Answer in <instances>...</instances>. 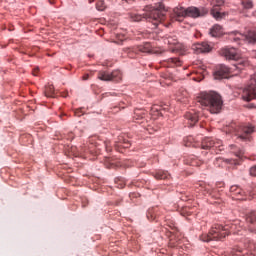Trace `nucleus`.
Here are the masks:
<instances>
[{"label":"nucleus","instance_id":"f03ea898","mask_svg":"<svg viewBox=\"0 0 256 256\" xmlns=\"http://www.w3.org/2000/svg\"><path fill=\"white\" fill-rule=\"evenodd\" d=\"M220 55L225 57L229 61H236V63L231 66H221L218 71L214 73V79H225L229 73H234V75H238L240 71H242L243 67H247L249 63L247 60L241 58V54L239 50L235 48H222L220 51Z\"/></svg>","mask_w":256,"mask_h":256},{"label":"nucleus","instance_id":"ddd939ff","mask_svg":"<svg viewBox=\"0 0 256 256\" xmlns=\"http://www.w3.org/2000/svg\"><path fill=\"white\" fill-rule=\"evenodd\" d=\"M187 121L190 124V127H193V125H195V123H197L199 121V115L195 114V113H191L188 112L185 115Z\"/></svg>","mask_w":256,"mask_h":256},{"label":"nucleus","instance_id":"393cba45","mask_svg":"<svg viewBox=\"0 0 256 256\" xmlns=\"http://www.w3.org/2000/svg\"><path fill=\"white\" fill-rule=\"evenodd\" d=\"M156 179H167V174H163L161 172H158L155 174Z\"/></svg>","mask_w":256,"mask_h":256},{"label":"nucleus","instance_id":"1a4fd4ad","mask_svg":"<svg viewBox=\"0 0 256 256\" xmlns=\"http://www.w3.org/2000/svg\"><path fill=\"white\" fill-rule=\"evenodd\" d=\"M209 10L205 7L197 8L195 6H191L186 8V17H192V19H197L198 17H204L207 15Z\"/></svg>","mask_w":256,"mask_h":256},{"label":"nucleus","instance_id":"2eb2a0df","mask_svg":"<svg viewBox=\"0 0 256 256\" xmlns=\"http://www.w3.org/2000/svg\"><path fill=\"white\" fill-rule=\"evenodd\" d=\"M211 147H215V140L206 138L202 141V149H211Z\"/></svg>","mask_w":256,"mask_h":256},{"label":"nucleus","instance_id":"5701e85b","mask_svg":"<svg viewBox=\"0 0 256 256\" xmlns=\"http://www.w3.org/2000/svg\"><path fill=\"white\" fill-rule=\"evenodd\" d=\"M98 11H105V1H99L96 5Z\"/></svg>","mask_w":256,"mask_h":256},{"label":"nucleus","instance_id":"7ed1b4c3","mask_svg":"<svg viewBox=\"0 0 256 256\" xmlns=\"http://www.w3.org/2000/svg\"><path fill=\"white\" fill-rule=\"evenodd\" d=\"M197 103L206 107L210 113H220L223 109V100L217 92H202L197 97Z\"/></svg>","mask_w":256,"mask_h":256},{"label":"nucleus","instance_id":"f257e3e1","mask_svg":"<svg viewBox=\"0 0 256 256\" xmlns=\"http://www.w3.org/2000/svg\"><path fill=\"white\" fill-rule=\"evenodd\" d=\"M246 222L239 220L234 221V223H229L226 225H215L212 227L207 235L200 236L201 241L209 243V241H221L225 239L229 233H239L240 229H251V225H256V212L251 211L246 215Z\"/></svg>","mask_w":256,"mask_h":256},{"label":"nucleus","instance_id":"412c9836","mask_svg":"<svg viewBox=\"0 0 256 256\" xmlns=\"http://www.w3.org/2000/svg\"><path fill=\"white\" fill-rule=\"evenodd\" d=\"M54 91L55 90H54L53 86H47L46 90H45L46 97H53Z\"/></svg>","mask_w":256,"mask_h":256},{"label":"nucleus","instance_id":"9b49d317","mask_svg":"<svg viewBox=\"0 0 256 256\" xmlns=\"http://www.w3.org/2000/svg\"><path fill=\"white\" fill-rule=\"evenodd\" d=\"M230 193H232V199H237L238 201H245L243 198V189L237 185H232L230 187Z\"/></svg>","mask_w":256,"mask_h":256},{"label":"nucleus","instance_id":"cd10ccee","mask_svg":"<svg viewBox=\"0 0 256 256\" xmlns=\"http://www.w3.org/2000/svg\"><path fill=\"white\" fill-rule=\"evenodd\" d=\"M186 52H187V47H185V45L182 44V55H185Z\"/></svg>","mask_w":256,"mask_h":256},{"label":"nucleus","instance_id":"39448f33","mask_svg":"<svg viewBox=\"0 0 256 256\" xmlns=\"http://www.w3.org/2000/svg\"><path fill=\"white\" fill-rule=\"evenodd\" d=\"M254 131L255 129L251 125L245 126L232 124L230 126V133H234V135L238 139H241V141H247V139H249V135H251V133Z\"/></svg>","mask_w":256,"mask_h":256},{"label":"nucleus","instance_id":"6e6552de","mask_svg":"<svg viewBox=\"0 0 256 256\" xmlns=\"http://www.w3.org/2000/svg\"><path fill=\"white\" fill-rule=\"evenodd\" d=\"M98 79H100V81H121L122 74L119 70H114L111 73L107 71H100L98 73Z\"/></svg>","mask_w":256,"mask_h":256},{"label":"nucleus","instance_id":"c85d7f7f","mask_svg":"<svg viewBox=\"0 0 256 256\" xmlns=\"http://www.w3.org/2000/svg\"><path fill=\"white\" fill-rule=\"evenodd\" d=\"M235 155H236V157H238V159H241L243 157V152L240 151L239 153H236Z\"/></svg>","mask_w":256,"mask_h":256},{"label":"nucleus","instance_id":"6ab92c4d","mask_svg":"<svg viewBox=\"0 0 256 256\" xmlns=\"http://www.w3.org/2000/svg\"><path fill=\"white\" fill-rule=\"evenodd\" d=\"M168 63L171 67H180L181 60H179L178 58H169Z\"/></svg>","mask_w":256,"mask_h":256},{"label":"nucleus","instance_id":"4468645a","mask_svg":"<svg viewBox=\"0 0 256 256\" xmlns=\"http://www.w3.org/2000/svg\"><path fill=\"white\" fill-rule=\"evenodd\" d=\"M211 37H219V35H223V27L221 25L216 24L210 29Z\"/></svg>","mask_w":256,"mask_h":256},{"label":"nucleus","instance_id":"aec40b11","mask_svg":"<svg viewBox=\"0 0 256 256\" xmlns=\"http://www.w3.org/2000/svg\"><path fill=\"white\" fill-rule=\"evenodd\" d=\"M210 3L215 9V7H222V5H225V0H210Z\"/></svg>","mask_w":256,"mask_h":256},{"label":"nucleus","instance_id":"423d86ee","mask_svg":"<svg viewBox=\"0 0 256 256\" xmlns=\"http://www.w3.org/2000/svg\"><path fill=\"white\" fill-rule=\"evenodd\" d=\"M242 99L244 101H253V99H256V74L251 77L248 86L244 88Z\"/></svg>","mask_w":256,"mask_h":256},{"label":"nucleus","instance_id":"f3484780","mask_svg":"<svg viewBox=\"0 0 256 256\" xmlns=\"http://www.w3.org/2000/svg\"><path fill=\"white\" fill-rule=\"evenodd\" d=\"M186 165H191L192 167H199L201 165V161L197 160L195 157H189L185 161Z\"/></svg>","mask_w":256,"mask_h":256},{"label":"nucleus","instance_id":"c756f323","mask_svg":"<svg viewBox=\"0 0 256 256\" xmlns=\"http://www.w3.org/2000/svg\"><path fill=\"white\" fill-rule=\"evenodd\" d=\"M35 71H39V67H36V68L34 69V71H33V75H34V76H37V73H35Z\"/></svg>","mask_w":256,"mask_h":256},{"label":"nucleus","instance_id":"b1692460","mask_svg":"<svg viewBox=\"0 0 256 256\" xmlns=\"http://www.w3.org/2000/svg\"><path fill=\"white\" fill-rule=\"evenodd\" d=\"M166 43H167L168 45H177V39L168 37V38L166 39Z\"/></svg>","mask_w":256,"mask_h":256},{"label":"nucleus","instance_id":"c9c22d12","mask_svg":"<svg viewBox=\"0 0 256 256\" xmlns=\"http://www.w3.org/2000/svg\"><path fill=\"white\" fill-rule=\"evenodd\" d=\"M237 256H241V253H239V254H236Z\"/></svg>","mask_w":256,"mask_h":256},{"label":"nucleus","instance_id":"72a5a7b5","mask_svg":"<svg viewBox=\"0 0 256 256\" xmlns=\"http://www.w3.org/2000/svg\"><path fill=\"white\" fill-rule=\"evenodd\" d=\"M93 1H95V0H89V3H93Z\"/></svg>","mask_w":256,"mask_h":256},{"label":"nucleus","instance_id":"473e14b6","mask_svg":"<svg viewBox=\"0 0 256 256\" xmlns=\"http://www.w3.org/2000/svg\"><path fill=\"white\" fill-rule=\"evenodd\" d=\"M123 147H125V148L129 147V143L125 142Z\"/></svg>","mask_w":256,"mask_h":256},{"label":"nucleus","instance_id":"4be33fe9","mask_svg":"<svg viewBox=\"0 0 256 256\" xmlns=\"http://www.w3.org/2000/svg\"><path fill=\"white\" fill-rule=\"evenodd\" d=\"M220 161H224L225 163H229L230 165H239V161L235 159H220Z\"/></svg>","mask_w":256,"mask_h":256},{"label":"nucleus","instance_id":"9d476101","mask_svg":"<svg viewBox=\"0 0 256 256\" xmlns=\"http://www.w3.org/2000/svg\"><path fill=\"white\" fill-rule=\"evenodd\" d=\"M192 49H193L194 53L199 55L201 53H210L211 49H213V48L211 47V45H209V43L202 42V43L194 44L192 46Z\"/></svg>","mask_w":256,"mask_h":256},{"label":"nucleus","instance_id":"f8f14e48","mask_svg":"<svg viewBox=\"0 0 256 256\" xmlns=\"http://www.w3.org/2000/svg\"><path fill=\"white\" fill-rule=\"evenodd\" d=\"M174 15H173V19H175V21H183L184 17H187V9L178 6L176 8H174Z\"/></svg>","mask_w":256,"mask_h":256},{"label":"nucleus","instance_id":"a878e982","mask_svg":"<svg viewBox=\"0 0 256 256\" xmlns=\"http://www.w3.org/2000/svg\"><path fill=\"white\" fill-rule=\"evenodd\" d=\"M245 9H253V2L252 1H247L244 3Z\"/></svg>","mask_w":256,"mask_h":256},{"label":"nucleus","instance_id":"f704fd0d","mask_svg":"<svg viewBox=\"0 0 256 256\" xmlns=\"http://www.w3.org/2000/svg\"><path fill=\"white\" fill-rule=\"evenodd\" d=\"M230 147L233 149V147H235V145H231Z\"/></svg>","mask_w":256,"mask_h":256},{"label":"nucleus","instance_id":"20e7f679","mask_svg":"<svg viewBox=\"0 0 256 256\" xmlns=\"http://www.w3.org/2000/svg\"><path fill=\"white\" fill-rule=\"evenodd\" d=\"M165 13H167V10H165V5L160 3L158 4V6L145 13L144 16L136 13L130 14V19L135 23H139V21H142V19L144 18L146 19V21H149V23H152L154 27H157L159 23H161V21L165 19Z\"/></svg>","mask_w":256,"mask_h":256},{"label":"nucleus","instance_id":"7c9ffc66","mask_svg":"<svg viewBox=\"0 0 256 256\" xmlns=\"http://www.w3.org/2000/svg\"><path fill=\"white\" fill-rule=\"evenodd\" d=\"M87 79H89V74H86L85 76H83L84 81H87Z\"/></svg>","mask_w":256,"mask_h":256},{"label":"nucleus","instance_id":"bb28decb","mask_svg":"<svg viewBox=\"0 0 256 256\" xmlns=\"http://www.w3.org/2000/svg\"><path fill=\"white\" fill-rule=\"evenodd\" d=\"M250 175H252V177H256V165L250 168Z\"/></svg>","mask_w":256,"mask_h":256},{"label":"nucleus","instance_id":"0eeeda50","mask_svg":"<svg viewBox=\"0 0 256 256\" xmlns=\"http://www.w3.org/2000/svg\"><path fill=\"white\" fill-rule=\"evenodd\" d=\"M232 35L235 37H230L234 41H245L246 43H256V29L249 31L247 34H242L235 32Z\"/></svg>","mask_w":256,"mask_h":256},{"label":"nucleus","instance_id":"a211bd4d","mask_svg":"<svg viewBox=\"0 0 256 256\" xmlns=\"http://www.w3.org/2000/svg\"><path fill=\"white\" fill-rule=\"evenodd\" d=\"M211 15L212 17H214V19H216L217 21L223 19V14H221V12H219V10L215 9V7H213L211 9Z\"/></svg>","mask_w":256,"mask_h":256},{"label":"nucleus","instance_id":"dca6fc26","mask_svg":"<svg viewBox=\"0 0 256 256\" xmlns=\"http://www.w3.org/2000/svg\"><path fill=\"white\" fill-rule=\"evenodd\" d=\"M138 51H140V53H151L152 52L151 43L146 42L143 45L138 46Z\"/></svg>","mask_w":256,"mask_h":256},{"label":"nucleus","instance_id":"2f4dec72","mask_svg":"<svg viewBox=\"0 0 256 256\" xmlns=\"http://www.w3.org/2000/svg\"><path fill=\"white\" fill-rule=\"evenodd\" d=\"M106 151H111V148L109 147V144H106Z\"/></svg>","mask_w":256,"mask_h":256}]
</instances>
